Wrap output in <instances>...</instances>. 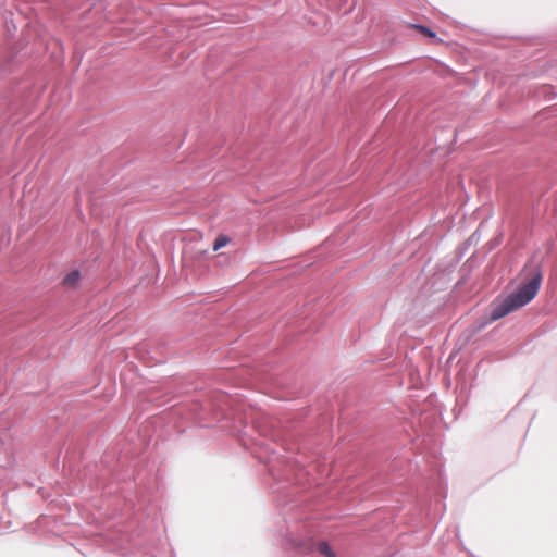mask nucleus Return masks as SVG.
Returning <instances> with one entry per match:
<instances>
[{"label":"nucleus","instance_id":"f257e3e1","mask_svg":"<svg viewBox=\"0 0 557 557\" xmlns=\"http://www.w3.org/2000/svg\"><path fill=\"white\" fill-rule=\"evenodd\" d=\"M524 271L529 272L527 276L528 281L523 283L516 293L509 295L502 302H494L492 305L490 321H496L523 307L536 296L542 281V273L536 265L525 269Z\"/></svg>","mask_w":557,"mask_h":557},{"label":"nucleus","instance_id":"f03ea898","mask_svg":"<svg viewBox=\"0 0 557 557\" xmlns=\"http://www.w3.org/2000/svg\"><path fill=\"white\" fill-rule=\"evenodd\" d=\"M230 242L231 239L228 236L220 234L213 243V250H220L221 248L225 247Z\"/></svg>","mask_w":557,"mask_h":557},{"label":"nucleus","instance_id":"7ed1b4c3","mask_svg":"<svg viewBox=\"0 0 557 557\" xmlns=\"http://www.w3.org/2000/svg\"><path fill=\"white\" fill-rule=\"evenodd\" d=\"M318 552L325 557H336L332 547L326 542H321L318 545Z\"/></svg>","mask_w":557,"mask_h":557},{"label":"nucleus","instance_id":"20e7f679","mask_svg":"<svg viewBox=\"0 0 557 557\" xmlns=\"http://www.w3.org/2000/svg\"><path fill=\"white\" fill-rule=\"evenodd\" d=\"M412 28L417 29L418 32H420L421 34H423L424 36L429 37V38H435V33L433 30H431L430 28L425 27V26H422V25H411Z\"/></svg>","mask_w":557,"mask_h":557},{"label":"nucleus","instance_id":"39448f33","mask_svg":"<svg viewBox=\"0 0 557 557\" xmlns=\"http://www.w3.org/2000/svg\"><path fill=\"white\" fill-rule=\"evenodd\" d=\"M79 273L77 271H72L71 277H72V285L74 282L78 278Z\"/></svg>","mask_w":557,"mask_h":557},{"label":"nucleus","instance_id":"423d86ee","mask_svg":"<svg viewBox=\"0 0 557 557\" xmlns=\"http://www.w3.org/2000/svg\"><path fill=\"white\" fill-rule=\"evenodd\" d=\"M69 280H70V274H67L66 276H64L63 282H64V283H66Z\"/></svg>","mask_w":557,"mask_h":557}]
</instances>
